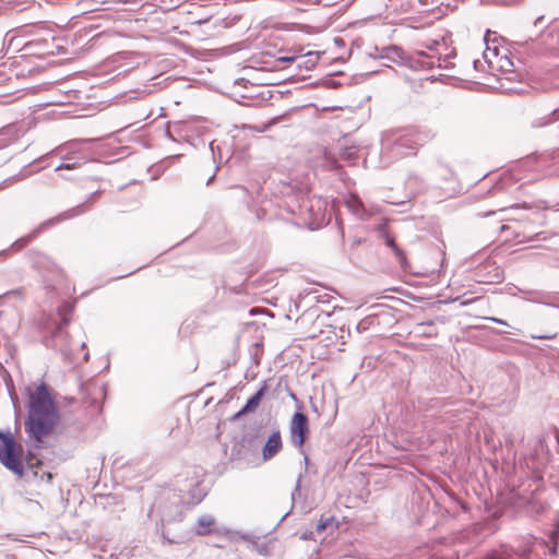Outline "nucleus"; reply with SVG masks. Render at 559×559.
Returning <instances> with one entry per match:
<instances>
[{"label": "nucleus", "mask_w": 559, "mask_h": 559, "mask_svg": "<svg viewBox=\"0 0 559 559\" xmlns=\"http://www.w3.org/2000/svg\"><path fill=\"white\" fill-rule=\"evenodd\" d=\"M515 75L512 74H498L491 72V92L497 91L502 94L516 93V82L514 81Z\"/></svg>", "instance_id": "obj_7"}, {"label": "nucleus", "mask_w": 559, "mask_h": 559, "mask_svg": "<svg viewBox=\"0 0 559 559\" xmlns=\"http://www.w3.org/2000/svg\"><path fill=\"white\" fill-rule=\"evenodd\" d=\"M559 120V109H554L551 112H549L545 117L536 118L532 121L533 128H542L546 127L550 123H554L555 121Z\"/></svg>", "instance_id": "obj_12"}, {"label": "nucleus", "mask_w": 559, "mask_h": 559, "mask_svg": "<svg viewBox=\"0 0 559 559\" xmlns=\"http://www.w3.org/2000/svg\"><path fill=\"white\" fill-rule=\"evenodd\" d=\"M518 180L509 169L499 173L491 170V193L493 191H511L516 187Z\"/></svg>", "instance_id": "obj_6"}, {"label": "nucleus", "mask_w": 559, "mask_h": 559, "mask_svg": "<svg viewBox=\"0 0 559 559\" xmlns=\"http://www.w3.org/2000/svg\"><path fill=\"white\" fill-rule=\"evenodd\" d=\"M549 552L556 556L558 554V544H551V546L549 547Z\"/></svg>", "instance_id": "obj_23"}, {"label": "nucleus", "mask_w": 559, "mask_h": 559, "mask_svg": "<svg viewBox=\"0 0 559 559\" xmlns=\"http://www.w3.org/2000/svg\"><path fill=\"white\" fill-rule=\"evenodd\" d=\"M71 168H72V166L69 165V164H63V165L58 167V169H71Z\"/></svg>", "instance_id": "obj_25"}, {"label": "nucleus", "mask_w": 559, "mask_h": 559, "mask_svg": "<svg viewBox=\"0 0 559 559\" xmlns=\"http://www.w3.org/2000/svg\"><path fill=\"white\" fill-rule=\"evenodd\" d=\"M492 322L498 323V324H502V325H506V326L509 325L506 321H503V320H501L499 318H496V317H491V323Z\"/></svg>", "instance_id": "obj_22"}, {"label": "nucleus", "mask_w": 559, "mask_h": 559, "mask_svg": "<svg viewBox=\"0 0 559 559\" xmlns=\"http://www.w3.org/2000/svg\"><path fill=\"white\" fill-rule=\"evenodd\" d=\"M284 60L293 61L294 58H285Z\"/></svg>", "instance_id": "obj_39"}, {"label": "nucleus", "mask_w": 559, "mask_h": 559, "mask_svg": "<svg viewBox=\"0 0 559 559\" xmlns=\"http://www.w3.org/2000/svg\"><path fill=\"white\" fill-rule=\"evenodd\" d=\"M520 0H491V3L502 4V5H512L519 2Z\"/></svg>", "instance_id": "obj_19"}, {"label": "nucleus", "mask_w": 559, "mask_h": 559, "mask_svg": "<svg viewBox=\"0 0 559 559\" xmlns=\"http://www.w3.org/2000/svg\"><path fill=\"white\" fill-rule=\"evenodd\" d=\"M535 215L537 216V218L542 217V213L540 212H536Z\"/></svg>", "instance_id": "obj_32"}, {"label": "nucleus", "mask_w": 559, "mask_h": 559, "mask_svg": "<svg viewBox=\"0 0 559 559\" xmlns=\"http://www.w3.org/2000/svg\"><path fill=\"white\" fill-rule=\"evenodd\" d=\"M23 447L11 432L0 430V462L14 474L23 475Z\"/></svg>", "instance_id": "obj_2"}, {"label": "nucleus", "mask_w": 559, "mask_h": 559, "mask_svg": "<svg viewBox=\"0 0 559 559\" xmlns=\"http://www.w3.org/2000/svg\"><path fill=\"white\" fill-rule=\"evenodd\" d=\"M548 538L551 544H558V542H559V522L551 530V532L548 535Z\"/></svg>", "instance_id": "obj_18"}, {"label": "nucleus", "mask_w": 559, "mask_h": 559, "mask_svg": "<svg viewBox=\"0 0 559 559\" xmlns=\"http://www.w3.org/2000/svg\"><path fill=\"white\" fill-rule=\"evenodd\" d=\"M59 414L46 384L37 385L29 392L28 418L25 429L36 442H41L57 426Z\"/></svg>", "instance_id": "obj_1"}, {"label": "nucleus", "mask_w": 559, "mask_h": 559, "mask_svg": "<svg viewBox=\"0 0 559 559\" xmlns=\"http://www.w3.org/2000/svg\"><path fill=\"white\" fill-rule=\"evenodd\" d=\"M266 389H267V386H266V384H264L253 396H251L247 401L246 405L234 415V419H238L248 413L254 412L259 407L260 402H261L262 397L264 396Z\"/></svg>", "instance_id": "obj_9"}, {"label": "nucleus", "mask_w": 559, "mask_h": 559, "mask_svg": "<svg viewBox=\"0 0 559 559\" xmlns=\"http://www.w3.org/2000/svg\"><path fill=\"white\" fill-rule=\"evenodd\" d=\"M514 289H518V288H516V286L510 287V288H509V293H510V294H514V293L512 292V290H514Z\"/></svg>", "instance_id": "obj_28"}, {"label": "nucleus", "mask_w": 559, "mask_h": 559, "mask_svg": "<svg viewBox=\"0 0 559 559\" xmlns=\"http://www.w3.org/2000/svg\"><path fill=\"white\" fill-rule=\"evenodd\" d=\"M289 435L292 442L297 448H302L310 435L309 419L301 412H296L289 424Z\"/></svg>", "instance_id": "obj_4"}, {"label": "nucleus", "mask_w": 559, "mask_h": 559, "mask_svg": "<svg viewBox=\"0 0 559 559\" xmlns=\"http://www.w3.org/2000/svg\"><path fill=\"white\" fill-rule=\"evenodd\" d=\"M491 246H493V242L491 241ZM501 247L500 246H497V247H491V255L495 254V255H499L501 253Z\"/></svg>", "instance_id": "obj_21"}, {"label": "nucleus", "mask_w": 559, "mask_h": 559, "mask_svg": "<svg viewBox=\"0 0 559 559\" xmlns=\"http://www.w3.org/2000/svg\"><path fill=\"white\" fill-rule=\"evenodd\" d=\"M516 210H519L516 205H510L508 207H500L497 210H491L490 215L491 216H498V215L500 216L502 213L516 211Z\"/></svg>", "instance_id": "obj_17"}, {"label": "nucleus", "mask_w": 559, "mask_h": 559, "mask_svg": "<svg viewBox=\"0 0 559 559\" xmlns=\"http://www.w3.org/2000/svg\"><path fill=\"white\" fill-rule=\"evenodd\" d=\"M385 242H386V245L389 247H391L394 250V252H395V254L397 257H402L403 255L402 250L397 247V245L395 243L394 239L392 237H390L389 235H386V237H385Z\"/></svg>", "instance_id": "obj_16"}, {"label": "nucleus", "mask_w": 559, "mask_h": 559, "mask_svg": "<svg viewBox=\"0 0 559 559\" xmlns=\"http://www.w3.org/2000/svg\"><path fill=\"white\" fill-rule=\"evenodd\" d=\"M556 439H557V441L559 443V430H556Z\"/></svg>", "instance_id": "obj_31"}, {"label": "nucleus", "mask_w": 559, "mask_h": 559, "mask_svg": "<svg viewBox=\"0 0 559 559\" xmlns=\"http://www.w3.org/2000/svg\"><path fill=\"white\" fill-rule=\"evenodd\" d=\"M512 442H513V441L510 439V437H507V438H506V443H507V444H508V443H512Z\"/></svg>", "instance_id": "obj_29"}, {"label": "nucleus", "mask_w": 559, "mask_h": 559, "mask_svg": "<svg viewBox=\"0 0 559 559\" xmlns=\"http://www.w3.org/2000/svg\"><path fill=\"white\" fill-rule=\"evenodd\" d=\"M490 466H491V468H496V465L492 460H491Z\"/></svg>", "instance_id": "obj_34"}, {"label": "nucleus", "mask_w": 559, "mask_h": 559, "mask_svg": "<svg viewBox=\"0 0 559 559\" xmlns=\"http://www.w3.org/2000/svg\"><path fill=\"white\" fill-rule=\"evenodd\" d=\"M556 337V334L552 335H533V338L537 340H552Z\"/></svg>", "instance_id": "obj_20"}, {"label": "nucleus", "mask_w": 559, "mask_h": 559, "mask_svg": "<svg viewBox=\"0 0 559 559\" xmlns=\"http://www.w3.org/2000/svg\"><path fill=\"white\" fill-rule=\"evenodd\" d=\"M336 522L335 518L331 516V518H321L318 525H317V531L318 532H322L324 531L325 528H328L330 525H332V523Z\"/></svg>", "instance_id": "obj_15"}, {"label": "nucleus", "mask_w": 559, "mask_h": 559, "mask_svg": "<svg viewBox=\"0 0 559 559\" xmlns=\"http://www.w3.org/2000/svg\"><path fill=\"white\" fill-rule=\"evenodd\" d=\"M496 41H497V37L490 39L491 44H495Z\"/></svg>", "instance_id": "obj_33"}, {"label": "nucleus", "mask_w": 559, "mask_h": 559, "mask_svg": "<svg viewBox=\"0 0 559 559\" xmlns=\"http://www.w3.org/2000/svg\"><path fill=\"white\" fill-rule=\"evenodd\" d=\"M519 384L509 373H502L500 382L491 388V407H501L502 413L510 412L518 399Z\"/></svg>", "instance_id": "obj_3"}, {"label": "nucleus", "mask_w": 559, "mask_h": 559, "mask_svg": "<svg viewBox=\"0 0 559 559\" xmlns=\"http://www.w3.org/2000/svg\"><path fill=\"white\" fill-rule=\"evenodd\" d=\"M504 280L503 270L497 264V261H491V285L499 284Z\"/></svg>", "instance_id": "obj_13"}, {"label": "nucleus", "mask_w": 559, "mask_h": 559, "mask_svg": "<svg viewBox=\"0 0 559 559\" xmlns=\"http://www.w3.org/2000/svg\"><path fill=\"white\" fill-rule=\"evenodd\" d=\"M493 439H490V448H493Z\"/></svg>", "instance_id": "obj_35"}, {"label": "nucleus", "mask_w": 559, "mask_h": 559, "mask_svg": "<svg viewBox=\"0 0 559 559\" xmlns=\"http://www.w3.org/2000/svg\"><path fill=\"white\" fill-rule=\"evenodd\" d=\"M544 20V16H539L535 20L534 24L538 25Z\"/></svg>", "instance_id": "obj_27"}, {"label": "nucleus", "mask_w": 559, "mask_h": 559, "mask_svg": "<svg viewBox=\"0 0 559 559\" xmlns=\"http://www.w3.org/2000/svg\"><path fill=\"white\" fill-rule=\"evenodd\" d=\"M493 439H490V448H493Z\"/></svg>", "instance_id": "obj_37"}, {"label": "nucleus", "mask_w": 559, "mask_h": 559, "mask_svg": "<svg viewBox=\"0 0 559 559\" xmlns=\"http://www.w3.org/2000/svg\"><path fill=\"white\" fill-rule=\"evenodd\" d=\"M484 40L487 43L489 40V28L486 29L485 34H484Z\"/></svg>", "instance_id": "obj_26"}, {"label": "nucleus", "mask_w": 559, "mask_h": 559, "mask_svg": "<svg viewBox=\"0 0 559 559\" xmlns=\"http://www.w3.org/2000/svg\"><path fill=\"white\" fill-rule=\"evenodd\" d=\"M215 521L211 516H204L198 520L195 532L198 535L205 536L212 533Z\"/></svg>", "instance_id": "obj_11"}, {"label": "nucleus", "mask_w": 559, "mask_h": 559, "mask_svg": "<svg viewBox=\"0 0 559 559\" xmlns=\"http://www.w3.org/2000/svg\"><path fill=\"white\" fill-rule=\"evenodd\" d=\"M490 333L493 334V333H501V332L491 328Z\"/></svg>", "instance_id": "obj_30"}, {"label": "nucleus", "mask_w": 559, "mask_h": 559, "mask_svg": "<svg viewBox=\"0 0 559 559\" xmlns=\"http://www.w3.org/2000/svg\"><path fill=\"white\" fill-rule=\"evenodd\" d=\"M510 50L507 47H500L498 45L491 46V72L495 70L498 74H512L515 75V71L513 69V62L511 61Z\"/></svg>", "instance_id": "obj_5"}, {"label": "nucleus", "mask_w": 559, "mask_h": 559, "mask_svg": "<svg viewBox=\"0 0 559 559\" xmlns=\"http://www.w3.org/2000/svg\"><path fill=\"white\" fill-rule=\"evenodd\" d=\"M283 449L282 436L278 430L274 431L266 440L262 449V459L264 462L273 459Z\"/></svg>", "instance_id": "obj_8"}, {"label": "nucleus", "mask_w": 559, "mask_h": 559, "mask_svg": "<svg viewBox=\"0 0 559 559\" xmlns=\"http://www.w3.org/2000/svg\"><path fill=\"white\" fill-rule=\"evenodd\" d=\"M506 219L504 217L500 216L498 217V221L497 223L499 224L498 226V231L499 233H504L506 230L509 229V226L508 225H504V224H501V222ZM507 219H515V221H520V222H523V223H531V218L528 217V215H521L519 217H508Z\"/></svg>", "instance_id": "obj_14"}, {"label": "nucleus", "mask_w": 559, "mask_h": 559, "mask_svg": "<svg viewBox=\"0 0 559 559\" xmlns=\"http://www.w3.org/2000/svg\"><path fill=\"white\" fill-rule=\"evenodd\" d=\"M526 293L530 295L527 300L559 309V301H555L554 300L555 298H552L546 294L539 293V292H526Z\"/></svg>", "instance_id": "obj_10"}, {"label": "nucleus", "mask_w": 559, "mask_h": 559, "mask_svg": "<svg viewBox=\"0 0 559 559\" xmlns=\"http://www.w3.org/2000/svg\"><path fill=\"white\" fill-rule=\"evenodd\" d=\"M493 439H490V448H493Z\"/></svg>", "instance_id": "obj_36"}, {"label": "nucleus", "mask_w": 559, "mask_h": 559, "mask_svg": "<svg viewBox=\"0 0 559 559\" xmlns=\"http://www.w3.org/2000/svg\"><path fill=\"white\" fill-rule=\"evenodd\" d=\"M490 558L491 559H496V556H495L493 551H491Z\"/></svg>", "instance_id": "obj_38"}, {"label": "nucleus", "mask_w": 559, "mask_h": 559, "mask_svg": "<svg viewBox=\"0 0 559 559\" xmlns=\"http://www.w3.org/2000/svg\"><path fill=\"white\" fill-rule=\"evenodd\" d=\"M479 67H483V62H481L480 60H475V61H474V68H475L476 70H478V69H479Z\"/></svg>", "instance_id": "obj_24"}]
</instances>
